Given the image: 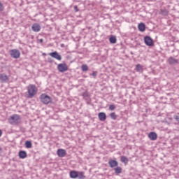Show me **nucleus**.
Wrapping results in <instances>:
<instances>
[{"label": "nucleus", "instance_id": "obj_1", "mask_svg": "<svg viewBox=\"0 0 179 179\" xmlns=\"http://www.w3.org/2000/svg\"><path fill=\"white\" fill-rule=\"evenodd\" d=\"M20 115L15 114L10 117L8 122L11 125H17L20 124Z\"/></svg>", "mask_w": 179, "mask_h": 179}, {"label": "nucleus", "instance_id": "obj_2", "mask_svg": "<svg viewBox=\"0 0 179 179\" xmlns=\"http://www.w3.org/2000/svg\"><path fill=\"white\" fill-rule=\"evenodd\" d=\"M29 98L33 99L35 94H37V87L34 85H29L27 87Z\"/></svg>", "mask_w": 179, "mask_h": 179}, {"label": "nucleus", "instance_id": "obj_3", "mask_svg": "<svg viewBox=\"0 0 179 179\" xmlns=\"http://www.w3.org/2000/svg\"><path fill=\"white\" fill-rule=\"evenodd\" d=\"M40 100L43 104H50L51 103V97L46 94H42L40 96Z\"/></svg>", "mask_w": 179, "mask_h": 179}, {"label": "nucleus", "instance_id": "obj_4", "mask_svg": "<svg viewBox=\"0 0 179 179\" xmlns=\"http://www.w3.org/2000/svg\"><path fill=\"white\" fill-rule=\"evenodd\" d=\"M10 55L11 58L17 59V58H20V51H19L17 49H13L10 51Z\"/></svg>", "mask_w": 179, "mask_h": 179}, {"label": "nucleus", "instance_id": "obj_5", "mask_svg": "<svg viewBox=\"0 0 179 179\" xmlns=\"http://www.w3.org/2000/svg\"><path fill=\"white\" fill-rule=\"evenodd\" d=\"M57 70L59 72L62 73L66 72V71H68V65L65 63L59 64L57 65Z\"/></svg>", "mask_w": 179, "mask_h": 179}, {"label": "nucleus", "instance_id": "obj_6", "mask_svg": "<svg viewBox=\"0 0 179 179\" xmlns=\"http://www.w3.org/2000/svg\"><path fill=\"white\" fill-rule=\"evenodd\" d=\"M144 43L146 45H148V47H153V39L149 36H145Z\"/></svg>", "mask_w": 179, "mask_h": 179}, {"label": "nucleus", "instance_id": "obj_7", "mask_svg": "<svg viewBox=\"0 0 179 179\" xmlns=\"http://www.w3.org/2000/svg\"><path fill=\"white\" fill-rule=\"evenodd\" d=\"M49 55H50L52 58H55V59H57V61H61V59H62V57L57 51L49 53Z\"/></svg>", "mask_w": 179, "mask_h": 179}, {"label": "nucleus", "instance_id": "obj_8", "mask_svg": "<svg viewBox=\"0 0 179 179\" xmlns=\"http://www.w3.org/2000/svg\"><path fill=\"white\" fill-rule=\"evenodd\" d=\"M108 164H109V167L110 169H114V167H117L118 162L115 159H109Z\"/></svg>", "mask_w": 179, "mask_h": 179}, {"label": "nucleus", "instance_id": "obj_9", "mask_svg": "<svg viewBox=\"0 0 179 179\" xmlns=\"http://www.w3.org/2000/svg\"><path fill=\"white\" fill-rule=\"evenodd\" d=\"M31 29L33 31H35V33H38V31L41 30V27L40 26V24L35 23L32 25Z\"/></svg>", "mask_w": 179, "mask_h": 179}, {"label": "nucleus", "instance_id": "obj_10", "mask_svg": "<svg viewBox=\"0 0 179 179\" xmlns=\"http://www.w3.org/2000/svg\"><path fill=\"white\" fill-rule=\"evenodd\" d=\"M57 155L59 157H65L66 156V151L64 149L57 150Z\"/></svg>", "mask_w": 179, "mask_h": 179}, {"label": "nucleus", "instance_id": "obj_11", "mask_svg": "<svg viewBox=\"0 0 179 179\" xmlns=\"http://www.w3.org/2000/svg\"><path fill=\"white\" fill-rule=\"evenodd\" d=\"M98 118L99 121H104L107 120V115L104 112H101L98 114Z\"/></svg>", "mask_w": 179, "mask_h": 179}, {"label": "nucleus", "instance_id": "obj_12", "mask_svg": "<svg viewBox=\"0 0 179 179\" xmlns=\"http://www.w3.org/2000/svg\"><path fill=\"white\" fill-rule=\"evenodd\" d=\"M148 138L151 141H156L157 139V134L155 131H152L148 134Z\"/></svg>", "mask_w": 179, "mask_h": 179}, {"label": "nucleus", "instance_id": "obj_13", "mask_svg": "<svg viewBox=\"0 0 179 179\" xmlns=\"http://www.w3.org/2000/svg\"><path fill=\"white\" fill-rule=\"evenodd\" d=\"M168 62L170 65H174V64H178V59L173 58V57H169Z\"/></svg>", "mask_w": 179, "mask_h": 179}, {"label": "nucleus", "instance_id": "obj_14", "mask_svg": "<svg viewBox=\"0 0 179 179\" xmlns=\"http://www.w3.org/2000/svg\"><path fill=\"white\" fill-rule=\"evenodd\" d=\"M18 156L20 159H26V157H27V152H26V151L21 150L19 152Z\"/></svg>", "mask_w": 179, "mask_h": 179}, {"label": "nucleus", "instance_id": "obj_15", "mask_svg": "<svg viewBox=\"0 0 179 179\" xmlns=\"http://www.w3.org/2000/svg\"><path fill=\"white\" fill-rule=\"evenodd\" d=\"M70 177L71 178H78L79 177V173L76 171H70Z\"/></svg>", "mask_w": 179, "mask_h": 179}, {"label": "nucleus", "instance_id": "obj_16", "mask_svg": "<svg viewBox=\"0 0 179 179\" xmlns=\"http://www.w3.org/2000/svg\"><path fill=\"white\" fill-rule=\"evenodd\" d=\"M138 29L139 31H145L146 30V25H145V23H140L138 24Z\"/></svg>", "mask_w": 179, "mask_h": 179}, {"label": "nucleus", "instance_id": "obj_17", "mask_svg": "<svg viewBox=\"0 0 179 179\" xmlns=\"http://www.w3.org/2000/svg\"><path fill=\"white\" fill-rule=\"evenodd\" d=\"M9 78L8 76L5 73L0 74V80L2 82H6Z\"/></svg>", "mask_w": 179, "mask_h": 179}, {"label": "nucleus", "instance_id": "obj_18", "mask_svg": "<svg viewBox=\"0 0 179 179\" xmlns=\"http://www.w3.org/2000/svg\"><path fill=\"white\" fill-rule=\"evenodd\" d=\"M114 171L115 174L118 176V174H121L122 173V168H121V166H115V168H114Z\"/></svg>", "mask_w": 179, "mask_h": 179}, {"label": "nucleus", "instance_id": "obj_19", "mask_svg": "<svg viewBox=\"0 0 179 179\" xmlns=\"http://www.w3.org/2000/svg\"><path fill=\"white\" fill-rule=\"evenodd\" d=\"M25 148H27V149H31V148L33 146V144L31 143V141H27L25 142Z\"/></svg>", "mask_w": 179, "mask_h": 179}, {"label": "nucleus", "instance_id": "obj_20", "mask_svg": "<svg viewBox=\"0 0 179 179\" xmlns=\"http://www.w3.org/2000/svg\"><path fill=\"white\" fill-rule=\"evenodd\" d=\"M122 163H124V164H128L129 159L125 156H122L120 158Z\"/></svg>", "mask_w": 179, "mask_h": 179}, {"label": "nucleus", "instance_id": "obj_21", "mask_svg": "<svg viewBox=\"0 0 179 179\" xmlns=\"http://www.w3.org/2000/svg\"><path fill=\"white\" fill-rule=\"evenodd\" d=\"M109 41L110 44H115L117 43V38L115 36H111L109 38Z\"/></svg>", "mask_w": 179, "mask_h": 179}, {"label": "nucleus", "instance_id": "obj_22", "mask_svg": "<svg viewBox=\"0 0 179 179\" xmlns=\"http://www.w3.org/2000/svg\"><path fill=\"white\" fill-rule=\"evenodd\" d=\"M136 71L137 72H143V68L142 67V66L141 64H137L136 66Z\"/></svg>", "mask_w": 179, "mask_h": 179}, {"label": "nucleus", "instance_id": "obj_23", "mask_svg": "<svg viewBox=\"0 0 179 179\" xmlns=\"http://www.w3.org/2000/svg\"><path fill=\"white\" fill-rule=\"evenodd\" d=\"M161 15L167 16V15H169V10H167V9H161Z\"/></svg>", "mask_w": 179, "mask_h": 179}, {"label": "nucleus", "instance_id": "obj_24", "mask_svg": "<svg viewBox=\"0 0 179 179\" xmlns=\"http://www.w3.org/2000/svg\"><path fill=\"white\" fill-rule=\"evenodd\" d=\"M81 69H82L83 72H86L87 71H89V67L87 66V65L83 64L81 66Z\"/></svg>", "mask_w": 179, "mask_h": 179}, {"label": "nucleus", "instance_id": "obj_25", "mask_svg": "<svg viewBox=\"0 0 179 179\" xmlns=\"http://www.w3.org/2000/svg\"><path fill=\"white\" fill-rule=\"evenodd\" d=\"M110 117L112 120H117V115L114 112L110 114Z\"/></svg>", "mask_w": 179, "mask_h": 179}, {"label": "nucleus", "instance_id": "obj_26", "mask_svg": "<svg viewBox=\"0 0 179 179\" xmlns=\"http://www.w3.org/2000/svg\"><path fill=\"white\" fill-rule=\"evenodd\" d=\"M78 178L80 179H85L86 178V176H85V173L83 172H80V173H78Z\"/></svg>", "mask_w": 179, "mask_h": 179}, {"label": "nucleus", "instance_id": "obj_27", "mask_svg": "<svg viewBox=\"0 0 179 179\" xmlns=\"http://www.w3.org/2000/svg\"><path fill=\"white\" fill-rule=\"evenodd\" d=\"M109 110H110V111H114V110H115V105L114 104L110 105Z\"/></svg>", "mask_w": 179, "mask_h": 179}, {"label": "nucleus", "instance_id": "obj_28", "mask_svg": "<svg viewBox=\"0 0 179 179\" xmlns=\"http://www.w3.org/2000/svg\"><path fill=\"white\" fill-rule=\"evenodd\" d=\"M3 4L0 1V12H3Z\"/></svg>", "mask_w": 179, "mask_h": 179}, {"label": "nucleus", "instance_id": "obj_29", "mask_svg": "<svg viewBox=\"0 0 179 179\" xmlns=\"http://www.w3.org/2000/svg\"><path fill=\"white\" fill-rule=\"evenodd\" d=\"M48 62H49L50 64H52V62H54V59H52V58H48Z\"/></svg>", "mask_w": 179, "mask_h": 179}, {"label": "nucleus", "instance_id": "obj_30", "mask_svg": "<svg viewBox=\"0 0 179 179\" xmlns=\"http://www.w3.org/2000/svg\"><path fill=\"white\" fill-rule=\"evenodd\" d=\"M174 120H176V121H178V122H179V116L178 115H174L173 116Z\"/></svg>", "mask_w": 179, "mask_h": 179}, {"label": "nucleus", "instance_id": "obj_31", "mask_svg": "<svg viewBox=\"0 0 179 179\" xmlns=\"http://www.w3.org/2000/svg\"><path fill=\"white\" fill-rule=\"evenodd\" d=\"M75 12H79V9L78 8V6H74Z\"/></svg>", "mask_w": 179, "mask_h": 179}, {"label": "nucleus", "instance_id": "obj_32", "mask_svg": "<svg viewBox=\"0 0 179 179\" xmlns=\"http://www.w3.org/2000/svg\"><path fill=\"white\" fill-rule=\"evenodd\" d=\"M92 76H94V78H96V76H97V72L93 71V73H92Z\"/></svg>", "mask_w": 179, "mask_h": 179}, {"label": "nucleus", "instance_id": "obj_33", "mask_svg": "<svg viewBox=\"0 0 179 179\" xmlns=\"http://www.w3.org/2000/svg\"><path fill=\"white\" fill-rule=\"evenodd\" d=\"M83 96H84V97H87V93H84V94H83Z\"/></svg>", "mask_w": 179, "mask_h": 179}, {"label": "nucleus", "instance_id": "obj_34", "mask_svg": "<svg viewBox=\"0 0 179 179\" xmlns=\"http://www.w3.org/2000/svg\"><path fill=\"white\" fill-rule=\"evenodd\" d=\"M44 41V40H43V38L39 40V43H43Z\"/></svg>", "mask_w": 179, "mask_h": 179}, {"label": "nucleus", "instance_id": "obj_35", "mask_svg": "<svg viewBox=\"0 0 179 179\" xmlns=\"http://www.w3.org/2000/svg\"><path fill=\"white\" fill-rule=\"evenodd\" d=\"M2 136V130L0 129V138Z\"/></svg>", "mask_w": 179, "mask_h": 179}, {"label": "nucleus", "instance_id": "obj_36", "mask_svg": "<svg viewBox=\"0 0 179 179\" xmlns=\"http://www.w3.org/2000/svg\"><path fill=\"white\" fill-rule=\"evenodd\" d=\"M0 153H2V148L0 147Z\"/></svg>", "mask_w": 179, "mask_h": 179}]
</instances>
